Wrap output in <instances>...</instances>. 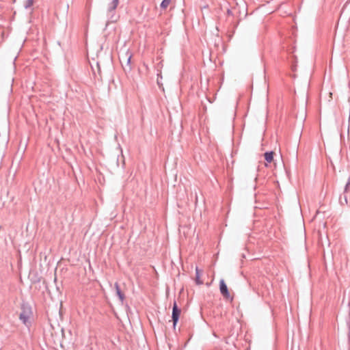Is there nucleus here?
Wrapping results in <instances>:
<instances>
[{
	"label": "nucleus",
	"mask_w": 350,
	"mask_h": 350,
	"mask_svg": "<svg viewBox=\"0 0 350 350\" xmlns=\"http://www.w3.org/2000/svg\"><path fill=\"white\" fill-rule=\"evenodd\" d=\"M97 66L98 68V72H100V68L99 67V64L98 62H97Z\"/></svg>",
	"instance_id": "nucleus-16"
},
{
	"label": "nucleus",
	"mask_w": 350,
	"mask_h": 350,
	"mask_svg": "<svg viewBox=\"0 0 350 350\" xmlns=\"http://www.w3.org/2000/svg\"><path fill=\"white\" fill-rule=\"evenodd\" d=\"M350 187V176H349L348 179H347V182L346 183V185L345 187V190H344V193H346L348 191V189Z\"/></svg>",
	"instance_id": "nucleus-11"
},
{
	"label": "nucleus",
	"mask_w": 350,
	"mask_h": 350,
	"mask_svg": "<svg viewBox=\"0 0 350 350\" xmlns=\"http://www.w3.org/2000/svg\"><path fill=\"white\" fill-rule=\"evenodd\" d=\"M273 155H274V152L273 151H267L266 152H265L264 154V157H265V160L267 162V163H271L273 160Z\"/></svg>",
	"instance_id": "nucleus-6"
},
{
	"label": "nucleus",
	"mask_w": 350,
	"mask_h": 350,
	"mask_svg": "<svg viewBox=\"0 0 350 350\" xmlns=\"http://www.w3.org/2000/svg\"><path fill=\"white\" fill-rule=\"evenodd\" d=\"M219 291L222 296L226 299H233V297L230 296V292L227 284L224 279H221L219 281Z\"/></svg>",
	"instance_id": "nucleus-3"
},
{
	"label": "nucleus",
	"mask_w": 350,
	"mask_h": 350,
	"mask_svg": "<svg viewBox=\"0 0 350 350\" xmlns=\"http://www.w3.org/2000/svg\"><path fill=\"white\" fill-rule=\"evenodd\" d=\"M114 286H115V289H116V294L117 297H118L121 304H123L124 299H125L124 294L122 292L118 282H116Z\"/></svg>",
	"instance_id": "nucleus-5"
},
{
	"label": "nucleus",
	"mask_w": 350,
	"mask_h": 350,
	"mask_svg": "<svg viewBox=\"0 0 350 350\" xmlns=\"http://www.w3.org/2000/svg\"><path fill=\"white\" fill-rule=\"evenodd\" d=\"M208 5L207 4H206V5L201 6V9L208 8Z\"/></svg>",
	"instance_id": "nucleus-14"
},
{
	"label": "nucleus",
	"mask_w": 350,
	"mask_h": 350,
	"mask_svg": "<svg viewBox=\"0 0 350 350\" xmlns=\"http://www.w3.org/2000/svg\"><path fill=\"white\" fill-rule=\"evenodd\" d=\"M33 0H27L24 4V8L27 10L32 6Z\"/></svg>",
	"instance_id": "nucleus-10"
},
{
	"label": "nucleus",
	"mask_w": 350,
	"mask_h": 350,
	"mask_svg": "<svg viewBox=\"0 0 350 350\" xmlns=\"http://www.w3.org/2000/svg\"><path fill=\"white\" fill-rule=\"evenodd\" d=\"M340 204H343V202H342V200H341V198H340Z\"/></svg>",
	"instance_id": "nucleus-18"
},
{
	"label": "nucleus",
	"mask_w": 350,
	"mask_h": 350,
	"mask_svg": "<svg viewBox=\"0 0 350 350\" xmlns=\"http://www.w3.org/2000/svg\"><path fill=\"white\" fill-rule=\"evenodd\" d=\"M172 0H163L160 4L161 9H165L169 5Z\"/></svg>",
	"instance_id": "nucleus-9"
},
{
	"label": "nucleus",
	"mask_w": 350,
	"mask_h": 350,
	"mask_svg": "<svg viewBox=\"0 0 350 350\" xmlns=\"http://www.w3.org/2000/svg\"><path fill=\"white\" fill-rule=\"evenodd\" d=\"M131 55H130L128 58H127V60H126V67L127 68H124V70L126 71V72H129L131 70Z\"/></svg>",
	"instance_id": "nucleus-8"
},
{
	"label": "nucleus",
	"mask_w": 350,
	"mask_h": 350,
	"mask_svg": "<svg viewBox=\"0 0 350 350\" xmlns=\"http://www.w3.org/2000/svg\"><path fill=\"white\" fill-rule=\"evenodd\" d=\"M201 270L196 267V282L197 284H202L203 282L200 280Z\"/></svg>",
	"instance_id": "nucleus-7"
},
{
	"label": "nucleus",
	"mask_w": 350,
	"mask_h": 350,
	"mask_svg": "<svg viewBox=\"0 0 350 350\" xmlns=\"http://www.w3.org/2000/svg\"><path fill=\"white\" fill-rule=\"evenodd\" d=\"M181 310L177 305L176 301L173 303L172 306V321L173 322V327L175 329L176 325L179 321L180 315Z\"/></svg>",
	"instance_id": "nucleus-2"
},
{
	"label": "nucleus",
	"mask_w": 350,
	"mask_h": 350,
	"mask_svg": "<svg viewBox=\"0 0 350 350\" xmlns=\"http://www.w3.org/2000/svg\"><path fill=\"white\" fill-rule=\"evenodd\" d=\"M227 13H228V15H232V11L230 10H229V9L227 11Z\"/></svg>",
	"instance_id": "nucleus-15"
},
{
	"label": "nucleus",
	"mask_w": 350,
	"mask_h": 350,
	"mask_svg": "<svg viewBox=\"0 0 350 350\" xmlns=\"http://www.w3.org/2000/svg\"><path fill=\"white\" fill-rule=\"evenodd\" d=\"M21 312L19 314V320L22 321V323L28 326L30 324L29 319L33 315L32 308L31 305L25 301H23L21 304Z\"/></svg>",
	"instance_id": "nucleus-1"
},
{
	"label": "nucleus",
	"mask_w": 350,
	"mask_h": 350,
	"mask_svg": "<svg viewBox=\"0 0 350 350\" xmlns=\"http://www.w3.org/2000/svg\"><path fill=\"white\" fill-rule=\"evenodd\" d=\"M343 202H345V204H347V197L346 195H344V200Z\"/></svg>",
	"instance_id": "nucleus-13"
},
{
	"label": "nucleus",
	"mask_w": 350,
	"mask_h": 350,
	"mask_svg": "<svg viewBox=\"0 0 350 350\" xmlns=\"http://www.w3.org/2000/svg\"><path fill=\"white\" fill-rule=\"evenodd\" d=\"M119 3V0H111V1L109 3L107 8V13L108 14H113L116 9L117 8ZM113 17V14H111V18Z\"/></svg>",
	"instance_id": "nucleus-4"
},
{
	"label": "nucleus",
	"mask_w": 350,
	"mask_h": 350,
	"mask_svg": "<svg viewBox=\"0 0 350 350\" xmlns=\"http://www.w3.org/2000/svg\"><path fill=\"white\" fill-rule=\"evenodd\" d=\"M343 202H345V204H347V197L346 195H344V200Z\"/></svg>",
	"instance_id": "nucleus-12"
},
{
	"label": "nucleus",
	"mask_w": 350,
	"mask_h": 350,
	"mask_svg": "<svg viewBox=\"0 0 350 350\" xmlns=\"http://www.w3.org/2000/svg\"><path fill=\"white\" fill-rule=\"evenodd\" d=\"M56 289H57V291H59L60 293L59 288L57 286H56Z\"/></svg>",
	"instance_id": "nucleus-17"
}]
</instances>
